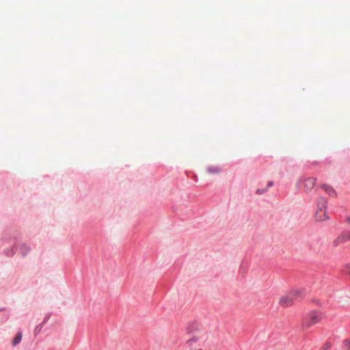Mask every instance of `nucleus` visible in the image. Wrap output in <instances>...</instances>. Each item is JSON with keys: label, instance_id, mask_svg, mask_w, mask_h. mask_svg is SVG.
<instances>
[{"label": "nucleus", "instance_id": "1", "mask_svg": "<svg viewBox=\"0 0 350 350\" xmlns=\"http://www.w3.org/2000/svg\"><path fill=\"white\" fill-rule=\"evenodd\" d=\"M306 295V291L303 288L293 289L281 297L279 304L283 308L293 306L296 301H301Z\"/></svg>", "mask_w": 350, "mask_h": 350}, {"label": "nucleus", "instance_id": "2", "mask_svg": "<svg viewBox=\"0 0 350 350\" xmlns=\"http://www.w3.org/2000/svg\"><path fill=\"white\" fill-rule=\"evenodd\" d=\"M314 217L317 221H324L329 219L327 212V201L325 199H319Z\"/></svg>", "mask_w": 350, "mask_h": 350}, {"label": "nucleus", "instance_id": "3", "mask_svg": "<svg viewBox=\"0 0 350 350\" xmlns=\"http://www.w3.org/2000/svg\"><path fill=\"white\" fill-rule=\"evenodd\" d=\"M323 319V314L321 312L317 310L311 311L303 321L302 326L305 329H308L312 325L319 323Z\"/></svg>", "mask_w": 350, "mask_h": 350}, {"label": "nucleus", "instance_id": "4", "mask_svg": "<svg viewBox=\"0 0 350 350\" xmlns=\"http://www.w3.org/2000/svg\"><path fill=\"white\" fill-rule=\"evenodd\" d=\"M317 180L314 177H308L300 180V183H301L303 185V189L306 193H308L312 190Z\"/></svg>", "mask_w": 350, "mask_h": 350}, {"label": "nucleus", "instance_id": "5", "mask_svg": "<svg viewBox=\"0 0 350 350\" xmlns=\"http://www.w3.org/2000/svg\"><path fill=\"white\" fill-rule=\"evenodd\" d=\"M347 241L346 240V238L344 235V234H341L340 235H339L334 241H333V245L336 247V246H338L339 245H341V244H343L344 243H345Z\"/></svg>", "mask_w": 350, "mask_h": 350}, {"label": "nucleus", "instance_id": "6", "mask_svg": "<svg viewBox=\"0 0 350 350\" xmlns=\"http://www.w3.org/2000/svg\"><path fill=\"white\" fill-rule=\"evenodd\" d=\"M322 188L325 190V191L331 196H334L336 195L335 190L332 188V187L324 184L322 185Z\"/></svg>", "mask_w": 350, "mask_h": 350}, {"label": "nucleus", "instance_id": "7", "mask_svg": "<svg viewBox=\"0 0 350 350\" xmlns=\"http://www.w3.org/2000/svg\"><path fill=\"white\" fill-rule=\"evenodd\" d=\"M22 333L20 332L17 334V335L15 336V338H14L13 341H12V345L14 347V346H16L18 344H19L22 340Z\"/></svg>", "mask_w": 350, "mask_h": 350}, {"label": "nucleus", "instance_id": "8", "mask_svg": "<svg viewBox=\"0 0 350 350\" xmlns=\"http://www.w3.org/2000/svg\"><path fill=\"white\" fill-rule=\"evenodd\" d=\"M344 348L346 350H350V338H347L343 342Z\"/></svg>", "mask_w": 350, "mask_h": 350}, {"label": "nucleus", "instance_id": "9", "mask_svg": "<svg viewBox=\"0 0 350 350\" xmlns=\"http://www.w3.org/2000/svg\"><path fill=\"white\" fill-rule=\"evenodd\" d=\"M196 343L195 340H189L187 341V345L191 347V350H202L201 349H196V348H193V345Z\"/></svg>", "mask_w": 350, "mask_h": 350}, {"label": "nucleus", "instance_id": "10", "mask_svg": "<svg viewBox=\"0 0 350 350\" xmlns=\"http://www.w3.org/2000/svg\"><path fill=\"white\" fill-rule=\"evenodd\" d=\"M21 251H22L23 255H25L27 254V252L29 251V247L28 246H27L26 245H23L21 247Z\"/></svg>", "mask_w": 350, "mask_h": 350}, {"label": "nucleus", "instance_id": "11", "mask_svg": "<svg viewBox=\"0 0 350 350\" xmlns=\"http://www.w3.org/2000/svg\"><path fill=\"white\" fill-rule=\"evenodd\" d=\"M343 234L346 238L347 241H350V231L346 232Z\"/></svg>", "mask_w": 350, "mask_h": 350}, {"label": "nucleus", "instance_id": "12", "mask_svg": "<svg viewBox=\"0 0 350 350\" xmlns=\"http://www.w3.org/2000/svg\"><path fill=\"white\" fill-rule=\"evenodd\" d=\"M267 188L265 189H257L256 190V193L257 194H262L264 193L265 191H267Z\"/></svg>", "mask_w": 350, "mask_h": 350}, {"label": "nucleus", "instance_id": "13", "mask_svg": "<svg viewBox=\"0 0 350 350\" xmlns=\"http://www.w3.org/2000/svg\"><path fill=\"white\" fill-rule=\"evenodd\" d=\"M345 222L348 224H350V215H347L345 217Z\"/></svg>", "mask_w": 350, "mask_h": 350}, {"label": "nucleus", "instance_id": "14", "mask_svg": "<svg viewBox=\"0 0 350 350\" xmlns=\"http://www.w3.org/2000/svg\"><path fill=\"white\" fill-rule=\"evenodd\" d=\"M330 347H331L330 343L327 342V343H326V344L325 345V346H324V349H325H325H329Z\"/></svg>", "mask_w": 350, "mask_h": 350}, {"label": "nucleus", "instance_id": "15", "mask_svg": "<svg viewBox=\"0 0 350 350\" xmlns=\"http://www.w3.org/2000/svg\"><path fill=\"white\" fill-rule=\"evenodd\" d=\"M273 185V182L272 181H269L268 183V185H267V188L271 187Z\"/></svg>", "mask_w": 350, "mask_h": 350}, {"label": "nucleus", "instance_id": "16", "mask_svg": "<svg viewBox=\"0 0 350 350\" xmlns=\"http://www.w3.org/2000/svg\"><path fill=\"white\" fill-rule=\"evenodd\" d=\"M40 329H41V328H40V329H38V327H36V332H39V331L40 330Z\"/></svg>", "mask_w": 350, "mask_h": 350}, {"label": "nucleus", "instance_id": "17", "mask_svg": "<svg viewBox=\"0 0 350 350\" xmlns=\"http://www.w3.org/2000/svg\"><path fill=\"white\" fill-rule=\"evenodd\" d=\"M348 274H349V275L350 276V267L349 268Z\"/></svg>", "mask_w": 350, "mask_h": 350}]
</instances>
